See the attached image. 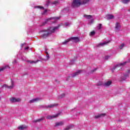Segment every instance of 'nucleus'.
<instances>
[{
	"instance_id": "11",
	"label": "nucleus",
	"mask_w": 130,
	"mask_h": 130,
	"mask_svg": "<svg viewBox=\"0 0 130 130\" xmlns=\"http://www.w3.org/2000/svg\"><path fill=\"white\" fill-rule=\"evenodd\" d=\"M129 72H130L129 70H127V74L124 75V77L123 78H122V81H124V80H125V79H126V78H127V77H128V75H129Z\"/></svg>"
},
{
	"instance_id": "13",
	"label": "nucleus",
	"mask_w": 130,
	"mask_h": 130,
	"mask_svg": "<svg viewBox=\"0 0 130 130\" xmlns=\"http://www.w3.org/2000/svg\"><path fill=\"white\" fill-rule=\"evenodd\" d=\"M107 19L108 20H111L112 19H114V16L111 14H108L107 15Z\"/></svg>"
},
{
	"instance_id": "18",
	"label": "nucleus",
	"mask_w": 130,
	"mask_h": 130,
	"mask_svg": "<svg viewBox=\"0 0 130 130\" xmlns=\"http://www.w3.org/2000/svg\"><path fill=\"white\" fill-rule=\"evenodd\" d=\"M61 125H63V122H62V121L57 122L55 124V126H61Z\"/></svg>"
},
{
	"instance_id": "19",
	"label": "nucleus",
	"mask_w": 130,
	"mask_h": 130,
	"mask_svg": "<svg viewBox=\"0 0 130 130\" xmlns=\"http://www.w3.org/2000/svg\"><path fill=\"white\" fill-rule=\"evenodd\" d=\"M84 18L87 19V20H90V19H92V15H88L85 14L84 15Z\"/></svg>"
},
{
	"instance_id": "39",
	"label": "nucleus",
	"mask_w": 130,
	"mask_h": 130,
	"mask_svg": "<svg viewBox=\"0 0 130 130\" xmlns=\"http://www.w3.org/2000/svg\"><path fill=\"white\" fill-rule=\"evenodd\" d=\"M16 62H17V60H14L13 61V63H16Z\"/></svg>"
},
{
	"instance_id": "17",
	"label": "nucleus",
	"mask_w": 130,
	"mask_h": 130,
	"mask_svg": "<svg viewBox=\"0 0 130 130\" xmlns=\"http://www.w3.org/2000/svg\"><path fill=\"white\" fill-rule=\"evenodd\" d=\"M121 26H120V24H119V23L118 22H116L115 24V29L116 30H118V29H119V28H120Z\"/></svg>"
},
{
	"instance_id": "23",
	"label": "nucleus",
	"mask_w": 130,
	"mask_h": 130,
	"mask_svg": "<svg viewBox=\"0 0 130 130\" xmlns=\"http://www.w3.org/2000/svg\"><path fill=\"white\" fill-rule=\"evenodd\" d=\"M66 96V94L62 93L59 96L57 97V99H60V98H63Z\"/></svg>"
},
{
	"instance_id": "3",
	"label": "nucleus",
	"mask_w": 130,
	"mask_h": 130,
	"mask_svg": "<svg viewBox=\"0 0 130 130\" xmlns=\"http://www.w3.org/2000/svg\"><path fill=\"white\" fill-rule=\"evenodd\" d=\"M127 63V61L123 62V63H119L116 66H115L113 68H112L111 71L112 73L114 72V71H118V70H120L122 67H124L125 64Z\"/></svg>"
},
{
	"instance_id": "41",
	"label": "nucleus",
	"mask_w": 130,
	"mask_h": 130,
	"mask_svg": "<svg viewBox=\"0 0 130 130\" xmlns=\"http://www.w3.org/2000/svg\"><path fill=\"white\" fill-rule=\"evenodd\" d=\"M29 49V47H27L26 48H25V50Z\"/></svg>"
},
{
	"instance_id": "7",
	"label": "nucleus",
	"mask_w": 130,
	"mask_h": 130,
	"mask_svg": "<svg viewBox=\"0 0 130 130\" xmlns=\"http://www.w3.org/2000/svg\"><path fill=\"white\" fill-rule=\"evenodd\" d=\"M59 115V113L56 114V115L50 116L48 115L47 117V119H52L53 118H56V117H57Z\"/></svg>"
},
{
	"instance_id": "29",
	"label": "nucleus",
	"mask_w": 130,
	"mask_h": 130,
	"mask_svg": "<svg viewBox=\"0 0 130 130\" xmlns=\"http://www.w3.org/2000/svg\"><path fill=\"white\" fill-rule=\"evenodd\" d=\"M57 4H58V1H54L52 3V5H57Z\"/></svg>"
},
{
	"instance_id": "1",
	"label": "nucleus",
	"mask_w": 130,
	"mask_h": 130,
	"mask_svg": "<svg viewBox=\"0 0 130 130\" xmlns=\"http://www.w3.org/2000/svg\"><path fill=\"white\" fill-rule=\"evenodd\" d=\"M60 26H61L60 24H59L58 25V26H55L53 28L50 27V28L48 29L47 30H42V37H43V38H46L47 37H48L51 34H52V33H54L55 31H56L57 30H58Z\"/></svg>"
},
{
	"instance_id": "9",
	"label": "nucleus",
	"mask_w": 130,
	"mask_h": 130,
	"mask_svg": "<svg viewBox=\"0 0 130 130\" xmlns=\"http://www.w3.org/2000/svg\"><path fill=\"white\" fill-rule=\"evenodd\" d=\"M26 129H27V126L25 125H21L18 127V129H19V130H24Z\"/></svg>"
},
{
	"instance_id": "40",
	"label": "nucleus",
	"mask_w": 130,
	"mask_h": 130,
	"mask_svg": "<svg viewBox=\"0 0 130 130\" xmlns=\"http://www.w3.org/2000/svg\"><path fill=\"white\" fill-rule=\"evenodd\" d=\"M47 6H48V5H49V1H48V2H47Z\"/></svg>"
},
{
	"instance_id": "8",
	"label": "nucleus",
	"mask_w": 130,
	"mask_h": 130,
	"mask_svg": "<svg viewBox=\"0 0 130 130\" xmlns=\"http://www.w3.org/2000/svg\"><path fill=\"white\" fill-rule=\"evenodd\" d=\"M82 72V70H78L77 72L74 73L72 75V78H75V77H77V76H78V75H80L81 73Z\"/></svg>"
},
{
	"instance_id": "14",
	"label": "nucleus",
	"mask_w": 130,
	"mask_h": 130,
	"mask_svg": "<svg viewBox=\"0 0 130 130\" xmlns=\"http://www.w3.org/2000/svg\"><path fill=\"white\" fill-rule=\"evenodd\" d=\"M56 106V105L55 104H52V105H49L48 106H46L45 107L46 108H53V107H55Z\"/></svg>"
},
{
	"instance_id": "21",
	"label": "nucleus",
	"mask_w": 130,
	"mask_h": 130,
	"mask_svg": "<svg viewBox=\"0 0 130 130\" xmlns=\"http://www.w3.org/2000/svg\"><path fill=\"white\" fill-rule=\"evenodd\" d=\"M130 0H122V3H123V4H124L125 5H126V4H128Z\"/></svg>"
},
{
	"instance_id": "31",
	"label": "nucleus",
	"mask_w": 130,
	"mask_h": 130,
	"mask_svg": "<svg viewBox=\"0 0 130 130\" xmlns=\"http://www.w3.org/2000/svg\"><path fill=\"white\" fill-rule=\"evenodd\" d=\"M37 8H38V9H43V10H44V7L42 6H37Z\"/></svg>"
},
{
	"instance_id": "32",
	"label": "nucleus",
	"mask_w": 130,
	"mask_h": 130,
	"mask_svg": "<svg viewBox=\"0 0 130 130\" xmlns=\"http://www.w3.org/2000/svg\"><path fill=\"white\" fill-rule=\"evenodd\" d=\"M93 23H94V19L91 18L89 22V24H93Z\"/></svg>"
},
{
	"instance_id": "4",
	"label": "nucleus",
	"mask_w": 130,
	"mask_h": 130,
	"mask_svg": "<svg viewBox=\"0 0 130 130\" xmlns=\"http://www.w3.org/2000/svg\"><path fill=\"white\" fill-rule=\"evenodd\" d=\"M10 101L13 103H15L16 102H20L21 99L20 98H11L10 99Z\"/></svg>"
},
{
	"instance_id": "38",
	"label": "nucleus",
	"mask_w": 130,
	"mask_h": 130,
	"mask_svg": "<svg viewBox=\"0 0 130 130\" xmlns=\"http://www.w3.org/2000/svg\"><path fill=\"white\" fill-rule=\"evenodd\" d=\"M108 58H109V56H106L105 57V59H108Z\"/></svg>"
},
{
	"instance_id": "22",
	"label": "nucleus",
	"mask_w": 130,
	"mask_h": 130,
	"mask_svg": "<svg viewBox=\"0 0 130 130\" xmlns=\"http://www.w3.org/2000/svg\"><path fill=\"white\" fill-rule=\"evenodd\" d=\"M70 41H71V39H69L67 40H66L64 42H63L62 44L64 45L67 44V43H68V42H70Z\"/></svg>"
},
{
	"instance_id": "2",
	"label": "nucleus",
	"mask_w": 130,
	"mask_h": 130,
	"mask_svg": "<svg viewBox=\"0 0 130 130\" xmlns=\"http://www.w3.org/2000/svg\"><path fill=\"white\" fill-rule=\"evenodd\" d=\"M89 1L90 0H84L82 3H81V1L80 0H74L72 3V7L73 8H78V7H80L81 5L87 4Z\"/></svg>"
},
{
	"instance_id": "12",
	"label": "nucleus",
	"mask_w": 130,
	"mask_h": 130,
	"mask_svg": "<svg viewBox=\"0 0 130 130\" xmlns=\"http://www.w3.org/2000/svg\"><path fill=\"white\" fill-rule=\"evenodd\" d=\"M39 100H40V99H39V98H36V99H35L31 100L30 101H29L28 102V103H30V104L34 103V102L39 101Z\"/></svg>"
},
{
	"instance_id": "27",
	"label": "nucleus",
	"mask_w": 130,
	"mask_h": 130,
	"mask_svg": "<svg viewBox=\"0 0 130 130\" xmlns=\"http://www.w3.org/2000/svg\"><path fill=\"white\" fill-rule=\"evenodd\" d=\"M97 86H102L103 85V83H102V82L101 81H99L97 84H96Z\"/></svg>"
},
{
	"instance_id": "36",
	"label": "nucleus",
	"mask_w": 130,
	"mask_h": 130,
	"mask_svg": "<svg viewBox=\"0 0 130 130\" xmlns=\"http://www.w3.org/2000/svg\"><path fill=\"white\" fill-rule=\"evenodd\" d=\"M64 25L66 26H70V23H68V22H66Z\"/></svg>"
},
{
	"instance_id": "24",
	"label": "nucleus",
	"mask_w": 130,
	"mask_h": 130,
	"mask_svg": "<svg viewBox=\"0 0 130 130\" xmlns=\"http://www.w3.org/2000/svg\"><path fill=\"white\" fill-rule=\"evenodd\" d=\"M98 30H100L102 28V24L101 23H100L99 24V26L97 27Z\"/></svg>"
},
{
	"instance_id": "30",
	"label": "nucleus",
	"mask_w": 130,
	"mask_h": 130,
	"mask_svg": "<svg viewBox=\"0 0 130 130\" xmlns=\"http://www.w3.org/2000/svg\"><path fill=\"white\" fill-rule=\"evenodd\" d=\"M124 47V44H122L121 45L119 46L120 49H122V48Z\"/></svg>"
},
{
	"instance_id": "44",
	"label": "nucleus",
	"mask_w": 130,
	"mask_h": 130,
	"mask_svg": "<svg viewBox=\"0 0 130 130\" xmlns=\"http://www.w3.org/2000/svg\"><path fill=\"white\" fill-rule=\"evenodd\" d=\"M56 19L58 20V19H59V17H56Z\"/></svg>"
},
{
	"instance_id": "10",
	"label": "nucleus",
	"mask_w": 130,
	"mask_h": 130,
	"mask_svg": "<svg viewBox=\"0 0 130 130\" xmlns=\"http://www.w3.org/2000/svg\"><path fill=\"white\" fill-rule=\"evenodd\" d=\"M69 39H70V41L74 40L75 42H78L80 40L78 37H71Z\"/></svg>"
},
{
	"instance_id": "35",
	"label": "nucleus",
	"mask_w": 130,
	"mask_h": 130,
	"mask_svg": "<svg viewBox=\"0 0 130 130\" xmlns=\"http://www.w3.org/2000/svg\"><path fill=\"white\" fill-rule=\"evenodd\" d=\"M46 13H47V10H45V11H44V13H43V15H45Z\"/></svg>"
},
{
	"instance_id": "6",
	"label": "nucleus",
	"mask_w": 130,
	"mask_h": 130,
	"mask_svg": "<svg viewBox=\"0 0 130 130\" xmlns=\"http://www.w3.org/2000/svg\"><path fill=\"white\" fill-rule=\"evenodd\" d=\"M111 84H112V81H108L106 82L103 83V86L104 87H109Z\"/></svg>"
},
{
	"instance_id": "33",
	"label": "nucleus",
	"mask_w": 130,
	"mask_h": 130,
	"mask_svg": "<svg viewBox=\"0 0 130 130\" xmlns=\"http://www.w3.org/2000/svg\"><path fill=\"white\" fill-rule=\"evenodd\" d=\"M28 62L29 63H36V62L34 61H28Z\"/></svg>"
},
{
	"instance_id": "5",
	"label": "nucleus",
	"mask_w": 130,
	"mask_h": 130,
	"mask_svg": "<svg viewBox=\"0 0 130 130\" xmlns=\"http://www.w3.org/2000/svg\"><path fill=\"white\" fill-rule=\"evenodd\" d=\"M3 87H5V88H7V89H13V88H14V82H13V81H12L11 86H9L7 84H4L3 85Z\"/></svg>"
},
{
	"instance_id": "25",
	"label": "nucleus",
	"mask_w": 130,
	"mask_h": 130,
	"mask_svg": "<svg viewBox=\"0 0 130 130\" xmlns=\"http://www.w3.org/2000/svg\"><path fill=\"white\" fill-rule=\"evenodd\" d=\"M108 43H109V42H104V43H100V44H99V45H105V44H108Z\"/></svg>"
},
{
	"instance_id": "15",
	"label": "nucleus",
	"mask_w": 130,
	"mask_h": 130,
	"mask_svg": "<svg viewBox=\"0 0 130 130\" xmlns=\"http://www.w3.org/2000/svg\"><path fill=\"white\" fill-rule=\"evenodd\" d=\"M106 115V114H101L95 116V118H100V117H102V116H105Z\"/></svg>"
},
{
	"instance_id": "20",
	"label": "nucleus",
	"mask_w": 130,
	"mask_h": 130,
	"mask_svg": "<svg viewBox=\"0 0 130 130\" xmlns=\"http://www.w3.org/2000/svg\"><path fill=\"white\" fill-rule=\"evenodd\" d=\"M7 68H9V66H4L1 68H0V72H3V71H5Z\"/></svg>"
},
{
	"instance_id": "16",
	"label": "nucleus",
	"mask_w": 130,
	"mask_h": 130,
	"mask_svg": "<svg viewBox=\"0 0 130 130\" xmlns=\"http://www.w3.org/2000/svg\"><path fill=\"white\" fill-rule=\"evenodd\" d=\"M44 119V117H42V118L38 119L37 120H35L33 121V122H40V121H42Z\"/></svg>"
},
{
	"instance_id": "34",
	"label": "nucleus",
	"mask_w": 130,
	"mask_h": 130,
	"mask_svg": "<svg viewBox=\"0 0 130 130\" xmlns=\"http://www.w3.org/2000/svg\"><path fill=\"white\" fill-rule=\"evenodd\" d=\"M46 57H47V59H48L49 58H50L49 54H46Z\"/></svg>"
},
{
	"instance_id": "26",
	"label": "nucleus",
	"mask_w": 130,
	"mask_h": 130,
	"mask_svg": "<svg viewBox=\"0 0 130 130\" xmlns=\"http://www.w3.org/2000/svg\"><path fill=\"white\" fill-rule=\"evenodd\" d=\"M48 21H49V19L45 20V22L42 23V26H44V25H45V24H46Z\"/></svg>"
},
{
	"instance_id": "28",
	"label": "nucleus",
	"mask_w": 130,
	"mask_h": 130,
	"mask_svg": "<svg viewBox=\"0 0 130 130\" xmlns=\"http://www.w3.org/2000/svg\"><path fill=\"white\" fill-rule=\"evenodd\" d=\"M95 35V31H94L90 32L89 34V35L90 36H93V35Z\"/></svg>"
},
{
	"instance_id": "43",
	"label": "nucleus",
	"mask_w": 130,
	"mask_h": 130,
	"mask_svg": "<svg viewBox=\"0 0 130 130\" xmlns=\"http://www.w3.org/2000/svg\"><path fill=\"white\" fill-rule=\"evenodd\" d=\"M45 53H46V55H47V54H49L48 52H46Z\"/></svg>"
},
{
	"instance_id": "42",
	"label": "nucleus",
	"mask_w": 130,
	"mask_h": 130,
	"mask_svg": "<svg viewBox=\"0 0 130 130\" xmlns=\"http://www.w3.org/2000/svg\"><path fill=\"white\" fill-rule=\"evenodd\" d=\"M96 69H95L94 70H92V71L91 72H92V73H93V72H95V71H96Z\"/></svg>"
},
{
	"instance_id": "37",
	"label": "nucleus",
	"mask_w": 130,
	"mask_h": 130,
	"mask_svg": "<svg viewBox=\"0 0 130 130\" xmlns=\"http://www.w3.org/2000/svg\"><path fill=\"white\" fill-rule=\"evenodd\" d=\"M71 128V127H67L66 128L64 129L63 130H69Z\"/></svg>"
}]
</instances>
